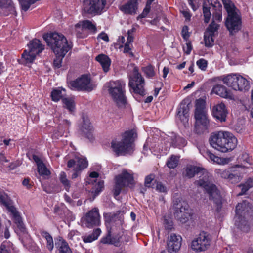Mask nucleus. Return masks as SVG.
Listing matches in <instances>:
<instances>
[{
  "mask_svg": "<svg viewBox=\"0 0 253 253\" xmlns=\"http://www.w3.org/2000/svg\"><path fill=\"white\" fill-rule=\"evenodd\" d=\"M196 174H199V179L194 182V184L203 189L209 194L211 200L217 205H220L222 198L217 186L213 182L211 175L204 169L200 167L188 165L186 169V176L189 178L193 177Z\"/></svg>",
  "mask_w": 253,
  "mask_h": 253,
  "instance_id": "obj_1",
  "label": "nucleus"
},
{
  "mask_svg": "<svg viewBox=\"0 0 253 253\" xmlns=\"http://www.w3.org/2000/svg\"><path fill=\"white\" fill-rule=\"evenodd\" d=\"M43 38L56 54V59L54 60V64L59 68L61 65L62 58L71 49L72 45L68 43L63 35L56 32L44 35Z\"/></svg>",
  "mask_w": 253,
  "mask_h": 253,
  "instance_id": "obj_2",
  "label": "nucleus"
},
{
  "mask_svg": "<svg viewBox=\"0 0 253 253\" xmlns=\"http://www.w3.org/2000/svg\"><path fill=\"white\" fill-rule=\"evenodd\" d=\"M209 142L212 147L223 153L233 150L237 144V138L231 133L222 131L212 133Z\"/></svg>",
  "mask_w": 253,
  "mask_h": 253,
  "instance_id": "obj_3",
  "label": "nucleus"
},
{
  "mask_svg": "<svg viewBox=\"0 0 253 253\" xmlns=\"http://www.w3.org/2000/svg\"><path fill=\"white\" fill-rule=\"evenodd\" d=\"M136 137L135 130L126 131L122 135L121 141L113 140L111 142V148L118 156L131 154L134 151V141Z\"/></svg>",
  "mask_w": 253,
  "mask_h": 253,
  "instance_id": "obj_4",
  "label": "nucleus"
},
{
  "mask_svg": "<svg viewBox=\"0 0 253 253\" xmlns=\"http://www.w3.org/2000/svg\"><path fill=\"white\" fill-rule=\"evenodd\" d=\"M253 213V208L249 202L243 201L238 203L236 207V215L234 218L235 225L243 232H247L250 230V225L247 220L248 217Z\"/></svg>",
  "mask_w": 253,
  "mask_h": 253,
  "instance_id": "obj_5",
  "label": "nucleus"
},
{
  "mask_svg": "<svg viewBox=\"0 0 253 253\" xmlns=\"http://www.w3.org/2000/svg\"><path fill=\"white\" fill-rule=\"evenodd\" d=\"M195 107V131L196 133L200 134L207 130L210 123L205 100L201 98L196 100Z\"/></svg>",
  "mask_w": 253,
  "mask_h": 253,
  "instance_id": "obj_6",
  "label": "nucleus"
},
{
  "mask_svg": "<svg viewBox=\"0 0 253 253\" xmlns=\"http://www.w3.org/2000/svg\"><path fill=\"white\" fill-rule=\"evenodd\" d=\"M125 86V83L121 80L111 81L107 84L109 94L114 101L120 107L125 106L126 103Z\"/></svg>",
  "mask_w": 253,
  "mask_h": 253,
  "instance_id": "obj_7",
  "label": "nucleus"
},
{
  "mask_svg": "<svg viewBox=\"0 0 253 253\" xmlns=\"http://www.w3.org/2000/svg\"><path fill=\"white\" fill-rule=\"evenodd\" d=\"M223 83L234 90L245 92L250 89L249 82L238 74H230L220 77Z\"/></svg>",
  "mask_w": 253,
  "mask_h": 253,
  "instance_id": "obj_8",
  "label": "nucleus"
},
{
  "mask_svg": "<svg viewBox=\"0 0 253 253\" xmlns=\"http://www.w3.org/2000/svg\"><path fill=\"white\" fill-rule=\"evenodd\" d=\"M44 49V45L41 42L35 39L31 41L28 44V49L24 51L22 54V60L25 63H32L36 56L41 53Z\"/></svg>",
  "mask_w": 253,
  "mask_h": 253,
  "instance_id": "obj_9",
  "label": "nucleus"
},
{
  "mask_svg": "<svg viewBox=\"0 0 253 253\" xmlns=\"http://www.w3.org/2000/svg\"><path fill=\"white\" fill-rule=\"evenodd\" d=\"M211 243L210 235L206 232H202L192 240L191 248L195 253H199L208 250Z\"/></svg>",
  "mask_w": 253,
  "mask_h": 253,
  "instance_id": "obj_10",
  "label": "nucleus"
},
{
  "mask_svg": "<svg viewBox=\"0 0 253 253\" xmlns=\"http://www.w3.org/2000/svg\"><path fill=\"white\" fill-rule=\"evenodd\" d=\"M134 179L133 174L130 171L123 170L122 173L117 176L115 178V186L114 194L115 197L120 193L123 187L129 186L133 184Z\"/></svg>",
  "mask_w": 253,
  "mask_h": 253,
  "instance_id": "obj_11",
  "label": "nucleus"
},
{
  "mask_svg": "<svg viewBox=\"0 0 253 253\" xmlns=\"http://www.w3.org/2000/svg\"><path fill=\"white\" fill-rule=\"evenodd\" d=\"M144 85V78L139 73L138 69L135 67L132 75L129 78V86L133 90L135 93L143 95L145 94Z\"/></svg>",
  "mask_w": 253,
  "mask_h": 253,
  "instance_id": "obj_12",
  "label": "nucleus"
},
{
  "mask_svg": "<svg viewBox=\"0 0 253 253\" xmlns=\"http://www.w3.org/2000/svg\"><path fill=\"white\" fill-rule=\"evenodd\" d=\"M0 204L5 206L10 212L12 218L19 228H23V223L16 208L11 205L10 200L7 195L0 189Z\"/></svg>",
  "mask_w": 253,
  "mask_h": 253,
  "instance_id": "obj_13",
  "label": "nucleus"
},
{
  "mask_svg": "<svg viewBox=\"0 0 253 253\" xmlns=\"http://www.w3.org/2000/svg\"><path fill=\"white\" fill-rule=\"evenodd\" d=\"M225 25L231 34L238 32L241 28V19L238 10L228 13Z\"/></svg>",
  "mask_w": 253,
  "mask_h": 253,
  "instance_id": "obj_14",
  "label": "nucleus"
},
{
  "mask_svg": "<svg viewBox=\"0 0 253 253\" xmlns=\"http://www.w3.org/2000/svg\"><path fill=\"white\" fill-rule=\"evenodd\" d=\"M70 87L73 90L90 91L93 89L94 85L90 82V78L86 76H82L75 81H71Z\"/></svg>",
  "mask_w": 253,
  "mask_h": 253,
  "instance_id": "obj_15",
  "label": "nucleus"
},
{
  "mask_svg": "<svg viewBox=\"0 0 253 253\" xmlns=\"http://www.w3.org/2000/svg\"><path fill=\"white\" fill-rule=\"evenodd\" d=\"M175 216L182 223L186 222L192 215V211L188 203L180 201L175 207Z\"/></svg>",
  "mask_w": 253,
  "mask_h": 253,
  "instance_id": "obj_16",
  "label": "nucleus"
},
{
  "mask_svg": "<svg viewBox=\"0 0 253 253\" xmlns=\"http://www.w3.org/2000/svg\"><path fill=\"white\" fill-rule=\"evenodd\" d=\"M84 10L88 13H100L104 8L106 0H82Z\"/></svg>",
  "mask_w": 253,
  "mask_h": 253,
  "instance_id": "obj_17",
  "label": "nucleus"
},
{
  "mask_svg": "<svg viewBox=\"0 0 253 253\" xmlns=\"http://www.w3.org/2000/svg\"><path fill=\"white\" fill-rule=\"evenodd\" d=\"M83 224L86 227L91 228L99 226L100 224V215L97 208H94L90 210L82 218Z\"/></svg>",
  "mask_w": 253,
  "mask_h": 253,
  "instance_id": "obj_18",
  "label": "nucleus"
},
{
  "mask_svg": "<svg viewBox=\"0 0 253 253\" xmlns=\"http://www.w3.org/2000/svg\"><path fill=\"white\" fill-rule=\"evenodd\" d=\"M182 237L175 234H171L168 238L167 250L169 253H177L181 246Z\"/></svg>",
  "mask_w": 253,
  "mask_h": 253,
  "instance_id": "obj_19",
  "label": "nucleus"
},
{
  "mask_svg": "<svg viewBox=\"0 0 253 253\" xmlns=\"http://www.w3.org/2000/svg\"><path fill=\"white\" fill-rule=\"evenodd\" d=\"M247 166H237V169L233 170V171L235 173H231L230 171L228 170H223L221 172L220 174L222 177L225 179H229L231 183H238L241 180L240 172H242L245 170V168H247Z\"/></svg>",
  "mask_w": 253,
  "mask_h": 253,
  "instance_id": "obj_20",
  "label": "nucleus"
},
{
  "mask_svg": "<svg viewBox=\"0 0 253 253\" xmlns=\"http://www.w3.org/2000/svg\"><path fill=\"white\" fill-rule=\"evenodd\" d=\"M88 166V162L86 158L77 157L75 159L70 160L67 163L68 168H73L76 170H81Z\"/></svg>",
  "mask_w": 253,
  "mask_h": 253,
  "instance_id": "obj_21",
  "label": "nucleus"
},
{
  "mask_svg": "<svg viewBox=\"0 0 253 253\" xmlns=\"http://www.w3.org/2000/svg\"><path fill=\"white\" fill-rule=\"evenodd\" d=\"M213 115L220 122H224L227 114V111L224 104L221 103L214 106L212 109Z\"/></svg>",
  "mask_w": 253,
  "mask_h": 253,
  "instance_id": "obj_22",
  "label": "nucleus"
},
{
  "mask_svg": "<svg viewBox=\"0 0 253 253\" xmlns=\"http://www.w3.org/2000/svg\"><path fill=\"white\" fill-rule=\"evenodd\" d=\"M137 9V0H130L126 3L120 7V10L126 14H135Z\"/></svg>",
  "mask_w": 253,
  "mask_h": 253,
  "instance_id": "obj_23",
  "label": "nucleus"
},
{
  "mask_svg": "<svg viewBox=\"0 0 253 253\" xmlns=\"http://www.w3.org/2000/svg\"><path fill=\"white\" fill-rule=\"evenodd\" d=\"M55 245L57 253H72L67 242L62 238H59L55 242Z\"/></svg>",
  "mask_w": 253,
  "mask_h": 253,
  "instance_id": "obj_24",
  "label": "nucleus"
},
{
  "mask_svg": "<svg viewBox=\"0 0 253 253\" xmlns=\"http://www.w3.org/2000/svg\"><path fill=\"white\" fill-rule=\"evenodd\" d=\"M211 93H215L223 98L232 99L233 95L227 90L226 87L222 85L214 86L211 90Z\"/></svg>",
  "mask_w": 253,
  "mask_h": 253,
  "instance_id": "obj_25",
  "label": "nucleus"
},
{
  "mask_svg": "<svg viewBox=\"0 0 253 253\" xmlns=\"http://www.w3.org/2000/svg\"><path fill=\"white\" fill-rule=\"evenodd\" d=\"M201 154L209 161L217 164H223L224 160L221 158L215 156L209 150L204 148L200 150Z\"/></svg>",
  "mask_w": 253,
  "mask_h": 253,
  "instance_id": "obj_26",
  "label": "nucleus"
},
{
  "mask_svg": "<svg viewBox=\"0 0 253 253\" xmlns=\"http://www.w3.org/2000/svg\"><path fill=\"white\" fill-rule=\"evenodd\" d=\"M135 28H132L130 30H128L127 34V41L124 45V52L126 53H128L130 56H133V54L130 51L132 47V42L133 41V33L135 31Z\"/></svg>",
  "mask_w": 253,
  "mask_h": 253,
  "instance_id": "obj_27",
  "label": "nucleus"
},
{
  "mask_svg": "<svg viewBox=\"0 0 253 253\" xmlns=\"http://www.w3.org/2000/svg\"><path fill=\"white\" fill-rule=\"evenodd\" d=\"M177 117L185 125L188 122L189 117V108L186 104H181L177 109Z\"/></svg>",
  "mask_w": 253,
  "mask_h": 253,
  "instance_id": "obj_28",
  "label": "nucleus"
},
{
  "mask_svg": "<svg viewBox=\"0 0 253 253\" xmlns=\"http://www.w3.org/2000/svg\"><path fill=\"white\" fill-rule=\"evenodd\" d=\"M0 7L1 8L0 13L4 15H7L14 11V4L10 0H0Z\"/></svg>",
  "mask_w": 253,
  "mask_h": 253,
  "instance_id": "obj_29",
  "label": "nucleus"
},
{
  "mask_svg": "<svg viewBox=\"0 0 253 253\" xmlns=\"http://www.w3.org/2000/svg\"><path fill=\"white\" fill-rule=\"evenodd\" d=\"M80 130L83 134L87 138L91 139L92 127L87 117L83 118V124L80 127Z\"/></svg>",
  "mask_w": 253,
  "mask_h": 253,
  "instance_id": "obj_30",
  "label": "nucleus"
},
{
  "mask_svg": "<svg viewBox=\"0 0 253 253\" xmlns=\"http://www.w3.org/2000/svg\"><path fill=\"white\" fill-rule=\"evenodd\" d=\"M95 59L101 65L104 72H107L110 70L111 61L109 57L103 54L97 56Z\"/></svg>",
  "mask_w": 253,
  "mask_h": 253,
  "instance_id": "obj_31",
  "label": "nucleus"
},
{
  "mask_svg": "<svg viewBox=\"0 0 253 253\" xmlns=\"http://www.w3.org/2000/svg\"><path fill=\"white\" fill-rule=\"evenodd\" d=\"M65 95V89L63 88L58 87L53 90L51 92V96L53 101L57 102Z\"/></svg>",
  "mask_w": 253,
  "mask_h": 253,
  "instance_id": "obj_32",
  "label": "nucleus"
},
{
  "mask_svg": "<svg viewBox=\"0 0 253 253\" xmlns=\"http://www.w3.org/2000/svg\"><path fill=\"white\" fill-rule=\"evenodd\" d=\"M41 232V236L44 238L46 241V247L47 249L51 252L54 248V243L52 236L47 232L42 230Z\"/></svg>",
  "mask_w": 253,
  "mask_h": 253,
  "instance_id": "obj_33",
  "label": "nucleus"
},
{
  "mask_svg": "<svg viewBox=\"0 0 253 253\" xmlns=\"http://www.w3.org/2000/svg\"><path fill=\"white\" fill-rule=\"evenodd\" d=\"M122 236L111 238L110 234H109L107 237L102 239L101 242L103 244H113L116 246H118L119 243L122 241Z\"/></svg>",
  "mask_w": 253,
  "mask_h": 253,
  "instance_id": "obj_34",
  "label": "nucleus"
},
{
  "mask_svg": "<svg viewBox=\"0 0 253 253\" xmlns=\"http://www.w3.org/2000/svg\"><path fill=\"white\" fill-rule=\"evenodd\" d=\"M101 233V231L99 228L94 230L93 233L88 235L83 236L82 238L85 243H91L96 240Z\"/></svg>",
  "mask_w": 253,
  "mask_h": 253,
  "instance_id": "obj_35",
  "label": "nucleus"
},
{
  "mask_svg": "<svg viewBox=\"0 0 253 253\" xmlns=\"http://www.w3.org/2000/svg\"><path fill=\"white\" fill-rule=\"evenodd\" d=\"M73 33L75 34L79 38H84L85 37V32L82 21H80L75 25L73 30Z\"/></svg>",
  "mask_w": 253,
  "mask_h": 253,
  "instance_id": "obj_36",
  "label": "nucleus"
},
{
  "mask_svg": "<svg viewBox=\"0 0 253 253\" xmlns=\"http://www.w3.org/2000/svg\"><path fill=\"white\" fill-rule=\"evenodd\" d=\"M0 253H14L13 244L9 242H3L0 247Z\"/></svg>",
  "mask_w": 253,
  "mask_h": 253,
  "instance_id": "obj_37",
  "label": "nucleus"
},
{
  "mask_svg": "<svg viewBox=\"0 0 253 253\" xmlns=\"http://www.w3.org/2000/svg\"><path fill=\"white\" fill-rule=\"evenodd\" d=\"M62 102L64 106L69 110V111L72 112L74 111L75 109V104L74 100L70 98H63Z\"/></svg>",
  "mask_w": 253,
  "mask_h": 253,
  "instance_id": "obj_38",
  "label": "nucleus"
},
{
  "mask_svg": "<svg viewBox=\"0 0 253 253\" xmlns=\"http://www.w3.org/2000/svg\"><path fill=\"white\" fill-rule=\"evenodd\" d=\"M241 188V192L239 193L238 195H242L246 193L250 188L253 187V179L249 178L245 183L239 185Z\"/></svg>",
  "mask_w": 253,
  "mask_h": 253,
  "instance_id": "obj_39",
  "label": "nucleus"
},
{
  "mask_svg": "<svg viewBox=\"0 0 253 253\" xmlns=\"http://www.w3.org/2000/svg\"><path fill=\"white\" fill-rule=\"evenodd\" d=\"M171 137V143L175 146H183L186 145V141L183 138L177 136L175 134H172Z\"/></svg>",
  "mask_w": 253,
  "mask_h": 253,
  "instance_id": "obj_40",
  "label": "nucleus"
},
{
  "mask_svg": "<svg viewBox=\"0 0 253 253\" xmlns=\"http://www.w3.org/2000/svg\"><path fill=\"white\" fill-rule=\"evenodd\" d=\"M142 71L147 78H152L154 77L156 73L154 70V67L151 65H149L142 68Z\"/></svg>",
  "mask_w": 253,
  "mask_h": 253,
  "instance_id": "obj_41",
  "label": "nucleus"
},
{
  "mask_svg": "<svg viewBox=\"0 0 253 253\" xmlns=\"http://www.w3.org/2000/svg\"><path fill=\"white\" fill-rule=\"evenodd\" d=\"M179 159V157L172 155L168 159L166 165L169 168L174 169L178 165Z\"/></svg>",
  "mask_w": 253,
  "mask_h": 253,
  "instance_id": "obj_42",
  "label": "nucleus"
},
{
  "mask_svg": "<svg viewBox=\"0 0 253 253\" xmlns=\"http://www.w3.org/2000/svg\"><path fill=\"white\" fill-rule=\"evenodd\" d=\"M213 35L208 32H205L204 42L206 47H211L214 44Z\"/></svg>",
  "mask_w": 253,
  "mask_h": 253,
  "instance_id": "obj_43",
  "label": "nucleus"
},
{
  "mask_svg": "<svg viewBox=\"0 0 253 253\" xmlns=\"http://www.w3.org/2000/svg\"><path fill=\"white\" fill-rule=\"evenodd\" d=\"M82 22L85 31L86 30H88L93 33H95L96 32V25L91 21L88 20H86L82 21Z\"/></svg>",
  "mask_w": 253,
  "mask_h": 253,
  "instance_id": "obj_44",
  "label": "nucleus"
},
{
  "mask_svg": "<svg viewBox=\"0 0 253 253\" xmlns=\"http://www.w3.org/2000/svg\"><path fill=\"white\" fill-rule=\"evenodd\" d=\"M59 179L62 184L64 185L67 191H69L70 183L67 178V175L64 171H62L59 174Z\"/></svg>",
  "mask_w": 253,
  "mask_h": 253,
  "instance_id": "obj_45",
  "label": "nucleus"
},
{
  "mask_svg": "<svg viewBox=\"0 0 253 253\" xmlns=\"http://www.w3.org/2000/svg\"><path fill=\"white\" fill-rule=\"evenodd\" d=\"M227 13L237 10L230 0H222Z\"/></svg>",
  "mask_w": 253,
  "mask_h": 253,
  "instance_id": "obj_46",
  "label": "nucleus"
},
{
  "mask_svg": "<svg viewBox=\"0 0 253 253\" xmlns=\"http://www.w3.org/2000/svg\"><path fill=\"white\" fill-rule=\"evenodd\" d=\"M22 10L27 11L30 6L35 3L37 0H18Z\"/></svg>",
  "mask_w": 253,
  "mask_h": 253,
  "instance_id": "obj_47",
  "label": "nucleus"
},
{
  "mask_svg": "<svg viewBox=\"0 0 253 253\" xmlns=\"http://www.w3.org/2000/svg\"><path fill=\"white\" fill-rule=\"evenodd\" d=\"M154 0H147L145 7L143 9L142 13L138 16V18H143L147 16V15L150 12L151 9V5Z\"/></svg>",
  "mask_w": 253,
  "mask_h": 253,
  "instance_id": "obj_48",
  "label": "nucleus"
},
{
  "mask_svg": "<svg viewBox=\"0 0 253 253\" xmlns=\"http://www.w3.org/2000/svg\"><path fill=\"white\" fill-rule=\"evenodd\" d=\"M39 174L42 176H49L50 174V171L47 169L45 165L42 163L37 167Z\"/></svg>",
  "mask_w": 253,
  "mask_h": 253,
  "instance_id": "obj_49",
  "label": "nucleus"
},
{
  "mask_svg": "<svg viewBox=\"0 0 253 253\" xmlns=\"http://www.w3.org/2000/svg\"><path fill=\"white\" fill-rule=\"evenodd\" d=\"M104 187V182L102 180H98L93 188V192L94 194L98 195L103 189Z\"/></svg>",
  "mask_w": 253,
  "mask_h": 253,
  "instance_id": "obj_50",
  "label": "nucleus"
},
{
  "mask_svg": "<svg viewBox=\"0 0 253 253\" xmlns=\"http://www.w3.org/2000/svg\"><path fill=\"white\" fill-rule=\"evenodd\" d=\"M203 13L204 17V22L207 23L209 22L211 17L210 8L204 5L203 8Z\"/></svg>",
  "mask_w": 253,
  "mask_h": 253,
  "instance_id": "obj_51",
  "label": "nucleus"
},
{
  "mask_svg": "<svg viewBox=\"0 0 253 253\" xmlns=\"http://www.w3.org/2000/svg\"><path fill=\"white\" fill-rule=\"evenodd\" d=\"M98 176L99 174L97 172L95 171L91 172L89 174V177L87 178L86 182L89 184H92L94 185V183H96L97 182L96 178Z\"/></svg>",
  "mask_w": 253,
  "mask_h": 253,
  "instance_id": "obj_52",
  "label": "nucleus"
},
{
  "mask_svg": "<svg viewBox=\"0 0 253 253\" xmlns=\"http://www.w3.org/2000/svg\"><path fill=\"white\" fill-rule=\"evenodd\" d=\"M219 25L217 23L212 22L207 28L205 32H208L214 35L215 32L217 31Z\"/></svg>",
  "mask_w": 253,
  "mask_h": 253,
  "instance_id": "obj_53",
  "label": "nucleus"
},
{
  "mask_svg": "<svg viewBox=\"0 0 253 253\" xmlns=\"http://www.w3.org/2000/svg\"><path fill=\"white\" fill-rule=\"evenodd\" d=\"M197 66L202 71H205L207 67V61L204 59L201 58L196 62Z\"/></svg>",
  "mask_w": 253,
  "mask_h": 253,
  "instance_id": "obj_54",
  "label": "nucleus"
},
{
  "mask_svg": "<svg viewBox=\"0 0 253 253\" xmlns=\"http://www.w3.org/2000/svg\"><path fill=\"white\" fill-rule=\"evenodd\" d=\"M192 49V46L191 42L187 40V41H186L185 45H183V50L184 53L187 55H189L190 54Z\"/></svg>",
  "mask_w": 253,
  "mask_h": 253,
  "instance_id": "obj_55",
  "label": "nucleus"
},
{
  "mask_svg": "<svg viewBox=\"0 0 253 253\" xmlns=\"http://www.w3.org/2000/svg\"><path fill=\"white\" fill-rule=\"evenodd\" d=\"M188 26H184L182 29V31H181V35H182V36L183 37V38L186 41H187V40H188V38L190 36V33L189 32H188Z\"/></svg>",
  "mask_w": 253,
  "mask_h": 253,
  "instance_id": "obj_56",
  "label": "nucleus"
},
{
  "mask_svg": "<svg viewBox=\"0 0 253 253\" xmlns=\"http://www.w3.org/2000/svg\"><path fill=\"white\" fill-rule=\"evenodd\" d=\"M154 179L153 175H149L146 177L145 179V185L147 187H151V183Z\"/></svg>",
  "mask_w": 253,
  "mask_h": 253,
  "instance_id": "obj_57",
  "label": "nucleus"
},
{
  "mask_svg": "<svg viewBox=\"0 0 253 253\" xmlns=\"http://www.w3.org/2000/svg\"><path fill=\"white\" fill-rule=\"evenodd\" d=\"M156 190L160 192L166 193L167 187L161 182H158L156 185Z\"/></svg>",
  "mask_w": 253,
  "mask_h": 253,
  "instance_id": "obj_58",
  "label": "nucleus"
},
{
  "mask_svg": "<svg viewBox=\"0 0 253 253\" xmlns=\"http://www.w3.org/2000/svg\"><path fill=\"white\" fill-rule=\"evenodd\" d=\"M222 20V14L220 12H216L213 15L212 22H220Z\"/></svg>",
  "mask_w": 253,
  "mask_h": 253,
  "instance_id": "obj_59",
  "label": "nucleus"
},
{
  "mask_svg": "<svg viewBox=\"0 0 253 253\" xmlns=\"http://www.w3.org/2000/svg\"><path fill=\"white\" fill-rule=\"evenodd\" d=\"M98 38H99L100 39L103 40V41L105 42H108L109 41V38L108 35L102 32L98 36Z\"/></svg>",
  "mask_w": 253,
  "mask_h": 253,
  "instance_id": "obj_60",
  "label": "nucleus"
},
{
  "mask_svg": "<svg viewBox=\"0 0 253 253\" xmlns=\"http://www.w3.org/2000/svg\"><path fill=\"white\" fill-rule=\"evenodd\" d=\"M181 12L186 20H190L191 15L189 10H183Z\"/></svg>",
  "mask_w": 253,
  "mask_h": 253,
  "instance_id": "obj_61",
  "label": "nucleus"
},
{
  "mask_svg": "<svg viewBox=\"0 0 253 253\" xmlns=\"http://www.w3.org/2000/svg\"><path fill=\"white\" fill-rule=\"evenodd\" d=\"M33 159L36 163L37 167H38L40 164L43 163L40 158L36 155H33Z\"/></svg>",
  "mask_w": 253,
  "mask_h": 253,
  "instance_id": "obj_62",
  "label": "nucleus"
},
{
  "mask_svg": "<svg viewBox=\"0 0 253 253\" xmlns=\"http://www.w3.org/2000/svg\"><path fill=\"white\" fill-rule=\"evenodd\" d=\"M78 232L75 230L70 231L68 235V237L70 239H72L75 235H78Z\"/></svg>",
  "mask_w": 253,
  "mask_h": 253,
  "instance_id": "obj_63",
  "label": "nucleus"
},
{
  "mask_svg": "<svg viewBox=\"0 0 253 253\" xmlns=\"http://www.w3.org/2000/svg\"><path fill=\"white\" fill-rule=\"evenodd\" d=\"M169 69L168 67H165L163 68V77L164 79H165L167 77V75L169 73Z\"/></svg>",
  "mask_w": 253,
  "mask_h": 253,
  "instance_id": "obj_64",
  "label": "nucleus"
}]
</instances>
